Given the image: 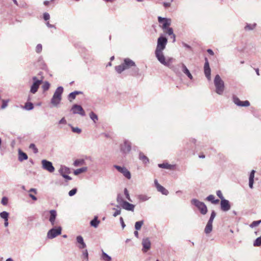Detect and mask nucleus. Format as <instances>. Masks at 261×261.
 <instances>
[{
	"label": "nucleus",
	"instance_id": "obj_64",
	"mask_svg": "<svg viewBox=\"0 0 261 261\" xmlns=\"http://www.w3.org/2000/svg\"><path fill=\"white\" fill-rule=\"evenodd\" d=\"M134 234H135V236H136V237H137V238L138 237L139 233H138V230L135 231L134 232Z\"/></svg>",
	"mask_w": 261,
	"mask_h": 261
},
{
	"label": "nucleus",
	"instance_id": "obj_49",
	"mask_svg": "<svg viewBox=\"0 0 261 261\" xmlns=\"http://www.w3.org/2000/svg\"><path fill=\"white\" fill-rule=\"evenodd\" d=\"M217 195L221 199V200L222 199H224L221 191L218 190L217 191Z\"/></svg>",
	"mask_w": 261,
	"mask_h": 261
},
{
	"label": "nucleus",
	"instance_id": "obj_27",
	"mask_svg": "<svg viewBox=\"0 0 261 261\" xmlns=\"http://www.w3.org/2000/svg\"><path fill=\"white\" fill-rule=\"evenodd\" d=\"M182 71L190 79H192V75L190 73L189 70L187 68V67L184 65L182 64Z\"/></svg>",
	"mask_w": 261,
	"mask_h": 261
},
{
	"label": "nucleus",
	"instance_id": "obj_23",
	"mask_svg": "<svg viewBox=\"0 0 261 261\" xmlns=\"http://www.w3.org/2000/svg\"><path fill=\"white\" fill-rule=\"evenodd\" d=\"M213 222H211L208 221L206 227L204 229V232L205 233L208 234L210 233L212 231L213 228V225H212Z\"/></svg>",
	"mask_w": 261,
	"mask_h": 261
},
{
	"label": "nucleus",
	"instance_id": "obj_31",
	"mask_svg": "<svg viewBox=\"0 0 261 261\" xmlns=\"http://www.w3.org/2000/svg\"><path fill=\"white\" fill-rule=\"evenodd\" d=\"M143 224V221H137L135 223V229L137 230H139L141 229L142 225Z\"/></svg>",
	"mask_w": 261,
	"mask_h": 261
},
{
	"label": "nucleus",
	"instance_id": "obj_55",
	"mask_svg": "<svg viewBox=\"0 0 261 261\" xmlns=\"http://www.w3.org/2000/svg\"><path fill=\"white\" fill-rule=\"evenodd\" d=\"M117 201L119 203H120L121 202H122V203H123V201H124L122 200V198L120 197L119 196H118L117 198Z\"/></svg>",
	"mask_w": 261,
	"mask_h": 261
},
{
	"label": "nucleus",
	"instance_id": "obj_57",
	"mask_svg": "<svg viewBox=\"0 0 261 261\" xmlns=\"http://www.w3.org/2000/svg\"><path fill=\"white\" fill-rule=\"evenodd\" d=\"M120 222L121 223V225L123 228H124L125 226L124 222L123 221V218L122 217H120Z\"/></svg>",
	"mask_w": 261,
	"mask_h": 261
},
{
	"label": "nucleus",
	"instance_id": "obj_8",
	"mask_svg": "<svg viewBox=\"0 0 261 261\" xmlns=\"http://www.w3.org/2000/svg\"><path fill=\"white\" fill-rule=\"evenodd\" d=\"M61 233V227L58 228H52L47 233V237L49 239H53Z\"/></svg>",
	"mask_w": 261,
	"mask_h": 261
},
{
	"label": "nucleus",
	"instance_id": "obj_13",
	"mask_svg": "<svg viewBox=\"0 0 261 261\" xmlns=\"http://www.w3.org/2000/svg\"><path fill=\"white\" fill-rule=\"evenodd\" d=\"M233 102L238 106L240 107H248L250 105V102L248 100L241 101L240 99L236 96H233Z\"/></svg>",
	"mask_w": 261,
	"mask_h": 261
},
{
	"label": "nucleus",
	"instance_id": "obj_6",
	"mask_svg": "<svg viewBox=\"0 0 261 261\" xmlns=\"http://www.w3.org/2000/svg\"><path fill=\"white\" fill-rule=\"evenodd\" d=\"M192 204L195 205L202 215H205L207 212V208L205 204L197 199H193L191 200Z\"/></svg>",
	"mask_w": 261,
	"mask_h": 261
},
{
	"label": "nucleus",
	"instance_id": "obj_52",
	"mask_svg": "<svg viewBox=\"0 0 261 261\" xmlns=\"http://www.w3.org/2000/svg\"><path fill=\"white\" fill-rule=\"evenodd\" d=\"M121 213V210H117L115 211V213L113 214L114 217H116L118 215H120Z\"/></svg>",
	"mask_w": 261,
	"mask_h": 261
},
{
	"label": "nucleus",
	"instance_id": "obj_21",
	"mask_svg": "<svg viewBox=\"0 0 261 261\" xmlns=\"http://www.w3.org/2000/svg\"><path fill=\"white\" fill-rule=\"evenodd\" d=\"M59 172L61 174V175L63 176L65 175L69 174L70 169L66 167H61L59 170Z\"/></svg>",
	"mask_w": 261,
	"mask_h": 261
},
{
	"label": "nucleus",
	"instance_id": "obj_45",
	"mask_svg": "<svg viewBox=\"0 0 261 261\" xmlns=\"http://www.w3.org/2000/svg\"><path fill=\"white\" fill-rule=\"evenodd\" d=\"M72 130L74 133L80 134L81 132V129L78 127H72Z\"/></svg>",
	"mask_w": 261,
	"mask_h": 261
},
{
	"label": "nucleus",
	"instance_id": "obj_17",
	"mask_svg": "<svg viewBox=\"0 0 261 261\" xmlns=\"http://www.w3.org/2000/svg\"><path fill=\"white\" fill-rule=\"evenodd\" d=\"M154 184L158 191L161 192L163 194L165 195H167L168 194V190H167L164 187L160 185L156 179L154 180Z\"/></svg>",
	"mask_w": 261,
	"mask_h": 261
},
{
	"label": "nucleus",
	"instance_id": "obj_41",
	"mask_svg": "<svg viewBox=\"0 0 261 261\" xmlns=\"http://www.w3.org/2000/svg\"><path fill=\"white\" fill-rule=\"evenodd\" d=\"M159 166L160 168H162L169 169V168H170L171 165H169L168 164L163 163V164H159Z\"/></svg>",
	"mask_w": 261,
	"mask_h": 261
},
{
	"label": "nucleus",
	"instance_id": "obj_25",
	"mask_svg": "<svg viewBox=\"0 0 261 261\" xmlns=\"http://www.w3.org/2000/svg\"><path fill=\"white\" fill-rule=\"evenodd\" d=\"M82 93L80 91H74L71 93H70L68 95L69 100L71 101L73 99H74L76 97V96Z\"/></svg>",
	"mask_w": 261,
	"mask_h": 261
},
{
	"label": "nucleus",
	"instance_id": "obj_16",
	"mask_svg": "<svg viewBox=\"0 0 261 261\" xmlns=\"http://www.w3.org/2000/svg\"><path fill=\"white\" fill-rule=\"evenodd\" d=\"M221 208L223 211H227L230 208L229 201L226 199H222L221 201Z\"/></svg>",
	"mask_w": 261,
	"mask_h": 261
},
{
	"label": "nucleus",
	"instance_id": "obj_43",
	"mask_svg": "<svg viewBox=\"0 0 261 261\" xmlns=\"http://www.w3.org/2000/svg\"><path fill=\"white\" fill-rule=\"evenodd\" d=\"M42 49V45L40 44H38L36 47V51L38 53H40Z\"/></svg>",
	"mask_w": 261,
	"mask_h": 261
},
{
	"label": "nucleus",
	"instance_id": "obj_1",
	"mask_svg": "<svg viewBox=\"0 0 261 261\" xmlns=\"http://www.w3.org/2000/svg\"><path fill=\"white\" fill-rule=\"evenodd\" d=\"M167 43V39L161 36L158 39L157 46L155 50V57L159 61L164 65L171 67L174 59L168 58L166 59L163 53Z\"/></svg>",
	"mask_w": 261,
	"mask_h": 261
},
{
	"label": "nucleus",
	"instance_id": "obj_39",
	"mask_svg": "<svg viewBox=\"0 0 261 261\" xmlns=\"http://www.w3.org/2000/svg\"><path fill=\"white\" fill-rule=\"evenodd\" d=\"M261 245V237L257 238L254 242V246H259Z\"/></svg>",
	"mask_w": 261,
	"mask_h": 261
},
{
	"label": "nucleus",
	"instance_id": "obj_18",
	"mask_svg": "<svg viewBox=\"0 0 261 261\" xmlns=\"http://www.w3.org/2000/svg\"><path fill=\"white\" fill-rule=\"evenodd\" d=\"M121 206L123 208L126 210L131 211H134L135 208L134 205L130 204L127 201H123V203L121 204Z\"/></svg>",
	"mask_w": 261,
	"mask_h": 261
},
{
	"label": "nucleus",
	"instance_id": "obj_9",
	"mask_svg": "<svg viewBox=\"0 0 261 261\" xmlns=\"http://www.w3.org/2000/svg\"><path fill=\"white\" fill-rule=\"evenodd\" d=\"M42 165L43 168L49 172H53L55 170V168L53 166L52 163L49 161L45 160H42Z\"/></svg>",
	"mask_w": 261,
	"mask_h": 261
},
{
	"label": "nucleus",
	"instance_id": "obj_46",
	"mask_svg": "<svg viewBox=\"0 0 261 261\" xmlns=\"http://www.w3.org/2000/svg\"><path fill=\"white\" fill-rule=\"evenodd\" d=\"M8 199L7 197H4L2 199V203L4 205H6L8 203Z\"/></svg>",
	"mask_w": 261,
	"mask_h": 261
},
{
	"label": "nucleus",
	"instance_id": "obj_14",
	"mask_svg": "<svg viewBox=\"0 0 261 261\" xmlns=\"http://www.w3.org/2000/svg\"><path fill=\"white\" fill-rule=\"evenodd\" d=\"M205 64L204 65V70L205 76L208 80L211 79V69L209 65L208 60L206 58H205Z\"/></svg>",
	"mask_w": 261,
	"mask_h": 261
},
{
	"label": "nucleus",
	"instance_id": "obj_47",
	"mask_svg": "<svg viewBox=\"0 0 261 261\" xmlns=\"http://www.w3.org/2000/svg\"><path fill=\"white\" fill-rule=\"evenodd\" d=\"M124 194H125V197L127 198V199H128L129 201H131L130 196H129V195L128 193V191H127V190L126 189H124Z\"/></svg>",
	"mask_w": 261,
	"mask_h": 261
},
{
	"label": "nucleus",
	"instance_id": "obj_2",
	"mask_svg": "<svg viewBox=\"0 0 261 261\" xmlns=\"http://www.w3.org/2000/svg\"><path fill=\"white\" fill-rule=\"evenodd\" d=\"M158 21L160 23L162 24V25L161 27L164 30V33L171 36V38L173 39V41L174 42L175 41V35L173 34V29L169 27L171 23V19L159 16Z\"/></svg>",
	"mask_w": 261,
	"mask_h": 261
},
{
	"label": "nucleus",
	"instance_id": "obj_29",
	"mask_svg": "<svg viewBox=\"0 0 261 261\" xmlns=\"http://www.w3.org/2000/svg\"><path fill=\"white\" fill-rule=\"evenodd\" d=\"M87 170V167H83L80 169H77L74 171V174L76 175H79L82 173L86 171Z\"/></svg>",
	"mask_w": 261,
	"mask_h": 261
},
{
	"label": "nucleus",
	"instance_id": "obj_40",
	"mask_svg": "<svg viewBox=\"0 0 261 261\" xmlns=\"http://www.w3.org/2000/svg\"><path fill=\"white\" fill-rule=\"evenodd\" d=\"M29 148L33 149L35 153H37L38 152V149L34 144H31L30 145Z\"/></svg>",
	"mask_w": 261,
	"mask_h": 261
},
{
	"label": "nucleus",
	"instance_id": "obj_10",
	"mask_svg": "<svg viewBox=\"0 0 261 261\" xmlns=\"http://www.w3.org/2000/svg\"><path fill=\"white\" fill-rule=\"evenodd\" d=\"M120 150L125 153L129 152L131 150L130 143L126 140L124 141L120 145Z\"/></svg>",
	"mask_w": 261,
	"mask_h": 261
},
{
	"label": "nucleus",
	"instance_id": "obj_53",
	"mask_svg": "<svg viewBox=\"0 0 261 261\" xmlns=\"http://www.w3.org/2000/svg\"><path fill=\"white\" fill-rule=\"evenodd\" d=\"M254 26H251V25L248 24L245 27L246 30H250L253 29Z\"/></svg>",
	"mask_w": 261,
	"mask_h": 261
},
{
	"label": "nucleus",
	"instance_id": "obj_24",
	"mask_svg": "<svg viewBox=\"0 0 261 261\" xmlns=\"http://www.w3.org/2000/svg\"><path fill=\"white\" fill-rule=\"evenodd\" d=\"M28 158L27 154L21 151V150H19V156L18 159L20 161H22L23 160H26Z\"/></svg>",
	"mask_w": 261,
	"mask_h": 261
},
{
	"label": "nucleus",
	"instance_id": "obj_26",
	"mask_svg": "<svg viewBox=\"0 0 261 261\" xmlns=\"http://www.w3.org/2000/svg\"><path fill=\"white\" fill-rule=\"evenodd\" d=\"M99 223H100V221L99 220H98V217L96 216L94 217V218L92 221H91L90 225L92 226H93L95 228H96V227H97Z\"/></svg>",
	"mask_w": 261,
	"mask_h": 261
},
{
	"label": "nucleus",
	"instance_id": "obj_33",
	"mask_svg": "<svg viewBox=\"0 0 261 261\" xmlns=\"http://www.w3.org/2000/svg\"><path fill=\"white\" fill-rule=\"evenodd\" d=\"M102 258L104 261H111V257L105 252H102Z\"/></svg>",
	"mask_w": 261,
	"mask_h": 261
},
{
	"label": "nucleus",
	"instance_id": "obj_62",
	"mask_svg": "<svg viewBox=\"0 0 261 261\" xmlns=\"http://www.w3.org/2000/svg\"><path fill=\"white\" fill-rule=\"evenodd\" d=\"M5 226L7 227L8 225V219L5 220Z\"/></svg>",
	"mask_w": 261,
	"mask_h": 261
},
{
	"label": "nucleus",
	"instance_id": "obj_36",
	"mask_svg": "<svg viewBox=\"0 0 261 261\" xmlns=\"http://www.w3.org/2000/svg\"><path fill=\"white\" fill-rule=\"evenodd\" d=\"M49 87H50L49 83L47 82H45L43 83V85H42V88L43 91H45L49 89Z\"/></svg>",
	"mask_w": 261,
	"mask_h": 261
},
{
	"label": "nucleus",
	"instance_id": "obj_56",
	"mask_svg": "<svg viewBox=\"0 0 261 261\" xmlns=\"http://www.w3.org/2000/svg\"><path fill=\"white\" fill-rule=\"evenodd\" d=\"M66 123V121L64 118H62L59 121V123L60 124H65Z\"/></svg>",
	"mask_w": 261,
	"mask_h": 261
},
{
	"label": "nucleus",
	"instance_id": "obj_37",
	"mask_svg": "<svg viewBox=\"0 0 261 261\" xmlns=\"http://www.w3.org/2000/svg\"><path fill=\"white\" fill-rule=\"evenodd\" d=\"M84 163V161L83 160H76L74 161L73 165L74 166H78L83 165Z\"/></svg>",
	"mask_w": 261,
	"mask_h": 261
},
{
	"label": "nucleus",
	"instance_id": "obj_22",
	"mask_svg": "<svg viewBox=\"0 0 261 261\" xmlns=\"http://www.w3.org/2000/svg\"><path fill=\"white\" fill-rule=\"evenodd\" d=\"M77 242L80 244L79 246L80 248H85L86 247L85 243L84 242L83 238L81 236H77L76 238Z\"/></svg>",
	"mask_w": 261,
	"mask_h": 261
},
{
	"label": "nucleus",
	"instance_id": "obj_30",
	"mask_svg": "<svg viewBox=\"0 0 261 261\" xmlns=\"http://www.w3.org/2000/svg\"><path fill=\"white\" fill-rule=\"evenodd\" d=\"M206 199L210 201H211L213 203H214V204H217L219 201V200H218V199L215 200V196L213 195H209L206 198Z\"/></svg>",
	"mask_w": 261,
	"mask_h": 261
},
{
	"label": "nucleus",
	"instance_id": "obj_19",
	"mask_svg": "<svg viewBox=\"0 0 261 261\" xmlns=\"http://www.w3.org/2000/svg\"><path fill=\"white\" fill-rule=\"evenodd\" d=\"M50 216L49 218V221L52 225L55 224V219L57 216V212L55 210H51L49 212Z\"/></svg>",
	"mask_w": 261,
	"mask_h": 261
},
{
	"label": "nucleus",
	"instance_id": "obj_58",
	"mask_svg": "<svg viewBox=\"0 0 261 261\" xmlns=\"http://www.w3.org/2000/svg\"><path fill=\"white\" fill-rule=\"evenodd\" d=\"M63 177H64L67 180H71V178L69 176H68V174L65 175L63 176Z\"/></svg>",
	"mask_w": 261,
	"mask_h": 261
},
{
	"label": "nucleus",
	"instance_id": "obj_28",
	"mask_svg": "<svg viewBox=\"0 0 261 261\" xmlns=\"http://www.w3.org/2000/svg\"><path fill=\"white\" fill-rule=\"evenodd\" d=\"M139 159L142 161V162L145 164L148 163L149 162L148 158L145 156L143 153H140L139 154Z\"/></svg>",
	"mask_w": 261,
	"mask_h": 261
},
{
	"label": "nucleus",
	"instance_id": "obj_61",
	"mask_svg": "<svg viewBox=\"0 0 261 261\" xmlns=\"http://www.w3.org/2000/svg\"><path fill=\"white\" fill-rule=\"evenodd\" d=\"M29 192H33L35 194L37 193V191L35 189L32 188L30 190Z\"/></svg>",
	"mask_w": 261,
	"mask_h": 261
},
{
	"label": "nucleus",
	"instance_id": "obj_34",
	"mask_svg": "<svg viewBox=\"0 0 261 261\" xmlns=\"http://www.w3.org/2000/svg\"><path fill=\"white\" fill-rule=\"evenodd\" d=\"M260 223H261V220L258 221H254L250 224L249 226L250 227L253 228L258 226Z\"/></svg>",
	"mask_w": 261,
	"mask_h": 261
},
{
	"label": "nucleus",
	"instance_id": "obj_48",
	"mask_svg": "<svg viewBox=\"0 0 261 261\" xmlns=\"http://www.w3.org/2000/svg\"><path fill=\"white\" fill-rule=\"evenodd\" d=\"M76 189H73L69 192V195L70 196H73L76 193Z\"/></svg>",
	"mask_w": 261,
	"mask_h": 261
},
{
	"label": "nucleus",
	"instance_id": "obj_54",
	"mask_svg": "<svg viewBox=\"0 0 261 261\" xmlns=\"http://www.w3.org/2000/svg\"><path fill=\"white\" fill-rule=\"evenodd\" d=\"M7 106V102L5 101V100H3V104L2 105V108L4 109Z\"/></svg>",
	"mask_w": 261,
	"mask_h": 261
},
{
	"label": "nucleus",
	"instance_id": "obj_60",
	"mask_svg": "<svg viewBox=\"0 0 261 261\" xmlns=\"http://www.w3.org/2000/svg\"><path fill=\"white\" fill-rule=\"evenodd\" d=\"M207 53H208V54H210L211 55H212V56H213V55H214V54L213 51L211 49H208L207 50Z\"/></svg>",
	"mask_w": 261,
	"mask_h": 261
},
{
	"label": "nucleus",
	"instance_id": "obj_42",
	"mask_svg": "<svg viewBox=\"0 0 261 261\" xmlns=\"http://www.w3.org/2000/svg\"><path fill=\"white\" fill-rule=\"evenodd\" d=\"M83 258L86 259V261L88 260V253L87 250H85L83 253Z\"/></svg>",
	"mask_w": 261,
	"mask_h": 261
},
{
	"label": "nucleus",
	"instance_id": "obj_50",
	"mask_svg": "<svg viewBox=\"0 0 261 261\" xmlns=\"http://www.w3.org/2000/svg\"><path fill=\"white\" fill-rule=\"evenodd\" d=\"M139 198L141 200H142V201H146V200H147L148 199V198H147V197L146 196H145V195H140V196H139Z\"/></svg>",
	"mask_w": 261,
	"mask_h": 261
},
{
	"label": "nucleus",
	"instance_id": "obj_12",
	"mask_svg": "<svg viewBox=\"0 0 261 261\" xmlns=\"http://www.w3.org/2000/svg\"><path fill=\"white\" fill-rule=\"evenodd\" d=\"M71 110L73 114H79L82 116L85 115V112L84 110H83V108L80 105H77L76 104L74 105L72 107Z\"/></svg>",
	"mask_w": 261,
	"mask_h": 261
},
{
	"label": "nucleus",
	"instance_id": "obj_35",
	"mask_svg": "<svg viewBox=\"0 0 261 261\" xmlns=\"http://www.w3.org/2000/svg\"><path fill=\"white\" fill-rule=\"evenodd\" d=\"M34 108L33 105L31 102H26L24 106V108L27 110H32Z\"/></svg>",
	"mask_w": 261,
	"mask_h": 261
},
{
	"label": "nucleus",
	"instance_id": "obj_38",
	"mask_svg": "<svg viewBox=\"0 0 261 261\" xmlns=\"http://www.w3.org/2000/svg\"><path fill=\"white\" fill-rule=\"evenodd\" d=\"M9 214L6 212H3L1 213L0 216L4 220H6L8 219Z\"/></svg>",
	"mask_w": 261,
	"mask_h": 261
},
{
	"label": "nucleus",
	"instance_id": "obj_7",
	"mask_svg": "<svg viewBox=\"0 0 261 261\" xmlns=\"http://www.w3.org/2000/svg\"><path fill=\"white\" fill-rule=\"evenodd\" d=\"M33 80L34 81V83L31 86L30 91L34 94L37 91L40 85L42 83V80H37L36 76L33 77Z\"/></svg>",
	"mask_w": 261,
	"mask_h": 261
},
{
	"label": "nucleus",
	"instance_id": "obj_44",
	"mask_svg": "<svg viewBox=\"0 0 261 261\" xmlns=\"http://www.w3.org/2000/svg\"><path fill=\"white\" fill-rule=\"evenodd\" d=\"M216 216V213L214 211H213L211 213V215L210 218L208 220L209 222H213V220Z\"/></svg>",
	"mask_w": 261,
	"mask_h": 261
},
{
	"label": "nucleus",
	"instance_id": "obj_32",
	"mask_svg": "<svg viewBox=\"0 0 261 261\" xmlns=\"http://www.w3.org/2000/svg\"><path fill=\"white\" fill-rule=\"evenodd\" d=\"M90 117L95 123L98 120L97 115L93 112L90 113Z\"/></svg>",
	"mask_w": 261,
	"mask_h": 261
},
{
	"label": "nucleus",
	"instance_id": "obj_3",
	"mask_svg": "<svg viewBox=\"0 0 261 261\" xmlns=\"http://www.w3.org/2000/svg\"><path fill=\"white\" fill-rule=\"evenodd\" d=\"M135 66V63L133 61L129 58H126L124 60L123 64L115 67V69L118 73H120L124 70Z\"/></svg>",
	"mask_w": 261,
	"mask_h": 261
},
{
	"label": "nucleus",
	"instance_id": "obj_51",
	"mask_svg": "<svg viewBox=\"0 0 261 261\" xmlns=\"http://www.w3.org/2000/svg\"><path fill=\"white\" fill-rule=\"evenodd\" d=\"M43 18H44L45 20H48L49 19V18H50L49 14L47 13H44V14H43Z\"/></svg>",
	"mask_w": 261,
	"mask_h": 261
},
{
	"label": "nucleus",
	"instance_id": "obj_15",
	"mask_svg": "<svg viewBox=\"0 0 261 261\" xmlns=\"http://www.w3.org/2000/svg\"><path fill=\"white\" fill-rule=\"evenodd\" d=\"M142 244L143 245L142 251L144 252H146L150 248L151 243L148 238L143 239Z\"/></svg>",
	"mask_w": 261,
	"mask_h": 261
},
{
	"label": "nucleus",
	"instance_id": "obj_4",
	"mask_svg": "<svg viewBox=\"0 0 261 261\" xmlns=\"http://www.w3.org/2000/svg\"><path fill=\"white\" fill-rule=\"evenodd\" d=\"M214 84L216 87V92L219 95H222L224 90V83L218 74L215 76Z\"/></svg>",
	"mask_w": 261,
	"mask_h": 261
},
{
	"label": "nucleus",
	"instance_id": "obj_5",
	"mask_svg": "<svg viewBox=\"0 0 261 261\" xmlns=\"http://www.w3.org/2000/svg\"><path fill=\"white\" fill-rule=\"evenodd\" d=\"M63 92V88L62 87H59L54 94L51 100V103L54 106H57L61 100L62 94Z\"/></svg>",
	"mask_w": 261,
	"mask_h": 261
},
{
	"label": "nucleus",
	"instance_id": "obj_11",
	"mask_svg": "<svg viewBox=\"0 0 261 261\" xmlns=\"http://www.w3.org/2000/svg\"><path fill=\"white\" fill-rule=\"evenodd\" d=\"M114 167L120 173H122L123 175L128 179L131 177L129 171L125 167H121L120 166L115 165Z\"/></svg>",
	"mask_w": 261,
	"mask_h": 261
},
{
	"label": "nucleus",
	"instance_id": "obj_20",
	"mask_svg": "<svg viewBox=\"0 0 261 261\" xmlns=\"http://www.w3.org/2000/svg\"><path fill=\"white\" fill-rule=\"evenodd\" d=\"M255 172V170H252L250 174V175H249V186L251 189L253 188Z\"/></svg>",
	"mask_w": 261,
	"mask_h": 261
},
{
	"label": "nucleus",
	"instance_id": "obj_59",
	"mask_svg": "<svg viewBox=\"0 0 261 261\" xmlns=\"http://www.w3.org/2000/svg\"><path fill=\"white\" fill-rule=\"evenodd\" d=\"M29 196L30 197L32 198V199L34 200H37V198L36 196H35L34 195H33V194H29Z\"/></svg>",
	"mask_w": 261,
	"mask_h": 261
},
{
	"label": "nucleus",
	"instance_id": "obj_63",
	"mask_svg": "<svg viewBox=\"0 0 261 261\" xmlns=\"http://www.w3.org/2000/svg\"><path fill=\"white\" fill-rule=\"evenodd\" d=\"M43 3H44V4L45 6H47V5H48V4H49V1H44Z\"/></svg>",
	"mask_w": 261,
	"mask_h": 261
}]
</instances>
